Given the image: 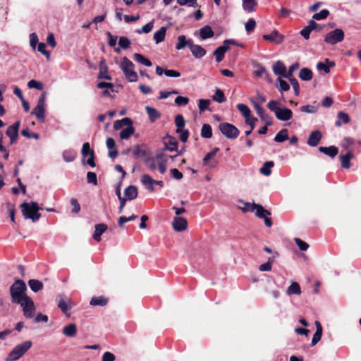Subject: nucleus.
<instances>
[{"mask_svg": "<svg viewBox=\"0 0 361 361\" xmlns=\"http://www.w3.org/2000/svg\"><path fill=\"white\" fill-rule=\"evenodd\" d=\"M27 286L21 279H16L10 287V294L13 303H20L27 295H26Z\"/></svg>", "mask_w": 361, "mask_h": 361, "instance_id": "nucleus-1", "label": "nucleus"}, {"mask_svg": "<svg viewBox=\"0 0 361 361\" xmlns=\"http://www.w3.org/2000/svg\"><path fill=\"white\" fill-rule=\"evenodd\" d=\"M20 208L23 216L25 219H31L33 222L37 221L41 217V214L38 212L42 208L35 202H23L21 204Z\"/></svg>", "mask_w": 361, "mask_h": 361, "instance_id": "nucleus-2", "label": "nucleus"}, {"mask_svg": "<svg viewBox=\"0 0 361 361\" xmlns=\"http://www.w3.org/2000/svg\"><path fill=\"white\" fill-rule=\"evenodd\" d=\"M267 107L275 114L276 118L279 121H287L293 116V112L290 109L281 107V104L276 100L270 101Z\"/></svg>", "mask_w": 361, "mask_h": 361, "instance_id": "nucleus-3", "label": "nucleus"}, {"mask_svg": "<svg viewBox=\"0 0 361 361\" xmlns=\"http://www.w3.org/2000/svg\"><path fill=\"white\" fill-rule=\"evenodd\" d=\"M120 68L129 82H136L138 80L137 74L134 70L135 66L127 57L124 56L121 59Z\"/></svg>", "mask_w": 361, "mask_h": 361, "instance_id": "nucleus-4", "label": "nucleus"}, {"mask_svg": "<svg viewBox=\"0 0 361 361\" xmlns=\"http://www.w3.org/2000/svg\"><path fill=\"white\" fill-rule=\"evenodd\" d=\"M32 343L27 341L17 345L8 354L6 358V361H16L20 359L31 347Z\"/></svg>", "mask_w": 361, "mask_h": 361, "instance_id": "nucleus-5", "label": "nucleus"}, {"mask_svg": "<svg viewBox=\"0 0 361 361\" xmlns=\"http://www.w3.org/2000/svg\"><path fill=\"white\" fill-rule=\"evenodd\" d=\"M344 39V32L339 28H336L329 32L324 37V42L329 44H336Z\"/></svg>", "mask_w": 361, "mask_h": 361, "instance_id": "nucleus-6", "label": "nucleus"}, {"mask_svg": "<svg viewBox=\"0 0 361 361\" xmlns=\"http://www.w3.org/2000/svg\"><path fill=\"white\" fill-rule=\"evenodd\" d=\"M18 304L20 305L23 307V314L25 317L32 318L34 316L35 307L31 298L27 296L20 303Z\"/></svg>", "mask_w": 361, "mask_h": 361, "instance_id": "nucleus-7", "label": "nucleus"}, {"mask_svg": "<svg viewBox=\"0 0 361 361\" xmlns=\"http://www.w3.org/2000/svg\"><path fill=\"white\" fill-rule=\"evenodd\" d=\"M229 44H236L237 46L242 47L241 44H237L233 39H226L224 42L222 46L219 47L214 52V55L217 62L223 60L226 51L229 49Z\"/></svg>", "mask_w": 361, "mask_h": 361, "instance_id": "nucleus-8", "label": "nucleus"}, {"mask_svg": "<svg viewBox=\"0 0 361 361\" xmlns=\"http://www.w3.org/2000/svg\"><path fill=\"white\" fill-rule=\"evenodd\" d=\"M246 207L247 208L245 209V211H250L252 212L255 211V215L259 219H262L265 217V216L271 215V212L265 209L261 204L256 203H252L251 204L250 203H247Z\"/></svg>", "mask_w": 361, "mask_h": 361, "instance_id": "nucleus-9", "label": "nucleus"}, {"mask_svg": "<svg viewBox=\"0 0 361 361\" xmlns=\"http://www.w3.org/2000/svg\"><path fill=\"white\" fill-rule=\"evenodd\" d=\"M219 129L223 135H238L240 133L235 126L228 123H220Z\"/></svg>", "mask_w": 361, "mask_h": 361, "instance_id": "nucleus-10", "label": "nucleus"}, {"mask_svg": "<svg viewBox=\"0 0 361 361\" xmlns=\"http://www.w3.org/2000/svg\"><path fill=\"white\" fill-rule=\"evenodd\" d=\"M238 110L241 113V114L245 118V121L246 123H252V122H257V118L252 116L251 115V111L250 108L244 104H238L236 106Z\"/></svg>", "mask_w": 361, "mask_h": 361, "instance_id": "nucleus-11", "label": "nucleus"}, {"mask_svg": "<svg viewBox=\"0 0 361 361\" xmlns=\"http://www.w3.org/2000/svg\"><path fill=\"white\" fill-rule=\"evenodd\" d=\"M262 38L266 41L279 44L283 42L284 36L280 34L277 30H274L269 35H264Z\"/></svg>", "mask_w": 361, "mask_h": 361, "instance_id": "nucleus-12", "label": "nucleus"}, {"mask_svg": "<svg viewBox=\"0 0 361 361\" xmlns=\"http://www.w3.org/2000/svg\"><path fill=\"white\" fill-rule=\"evenodd\" d=\"M172 226L176 231L181 232L187 228L188 221L185 218L176 216L173 218Z\"/></svg>", "mask_w": 361, "mask_h": 361, "instance_id": "nucleus-13", "label": "nucleus"}, {"mask_svg": "<svg viewBox=\"0 0 361 361\" xmlns=\"http://www.w3.org/2000/svg\"><path fill=\"white\" fill-rule=\"evenodd\" d=\"M273 72L280 78H286V66L281 61H277L272 67Z\"/></svg>", "mask_w": 361, "mask_h": 361, "instance_id": "nucleus-14", "label": "nucleus"}, {"mask_svg": "<svg viewBox=\"0 0 361 361\" xmlns=\"http://www.w3.org/2000/svg\"><path fill=\"white\" fill-rule=\"evenodd\" d=\"M319 152L334 159L338 154V148L336 146L331 145L329 147H319L318 148Z\"/></svg>", "mask_w": 361, "mask_h": 361, "instance_id": "nucleus-15", "label": "nucleus"}, {"mask_svg": "<svg viewBox=\"0 0 361 361\" xmlns=\"http://www.w3.org/2000/svg\"><path fill=\"white\" fill-rule=\"evenodd\" d=\"M354 157V154L351 152H348L345 154L339 155V160L341 161V167L345 169L350 168V159Z\"/></svg>", "mask_w": 361, "mask_h": 361, "instance_id": "nucleus-16", "label": "nucleus"}, {"mask_svg": "<svg viewBox=\"0 0 361 361\" xmlns=\"http://www.w3.org/2000/svg\"><path fill=\"white\" fill-rule=\"evenodd\" d=\"M106 143L109 149V157L111 159H115L116 157H117L118 153L116 149V142L114 140L109 137L107 138Z\"/></svg>", "mask_w": 361, "mask_h": 361, "instance_id": "nucleus-17", "label": "nucleus"}, {"mask_svg": "<svg viewBox=\"0 0 361 361\" xmlns=\"http://www.w3.org/2000/svg\"><path fill=\"white\" fill-rule=\"evenodd\" d=\"M109 298L104 297L103 295L94 296L90 301V305L92 306L105 307L109 303Z\"/></svg>", "mask_w": 361, "mask_h": 361, "instance_id": "nucleus-18", "label": "nucleus"}, {"mask_svg": "<svg viewBox=\"0 0 361 361\" xmlns=\"http://www.w3.org/2000/svg\"><path fill=\"white\" fill-rule=\"evenodd\" d=\"M95 230L92 235V238L99 242L101 240V235L108 229V226L105 224H99L95 225Z\"/></svg>", "mask_w": 361, "mask_h": 361, "instance_id": "nucleus-19", "label": "nucleus"}, {"mask_svg": "<svg viewBox=\"0 0 361 361\" xmlns=\"http://www.w3.org/2000/svg\"><path fill=\"white\" fill-rule=\"evenodd\" d=\"M142 184L150 192L154 191V180L148 174H144L141 177Z\"/></svg>", "mask_w": 361, "mask_h": 361, "instance_id": "nucleus-20", "label": "nucleus"}, {"mask_svg": "<svg viewBox=\"0 0 361 361\" xmlns=\"http://www.w3.org/2000/svg\"><path fill=\"white\" fill-rule=\"evenodd\" d=\"M242 6L245 11L252 13L256 11L257 1L256 0H242Z\"/></svg>", "mask_w": 361, "mask_h": 361, "instance_id": "nucleus-21", "label": "nucleus"}, {"mask_svg": "<svg viewBox=\"0 0 361 361\" xmlns=\"http://www.w3.org/2000/svg\"><path fill=\"white\" fill-rule=\"evenodd\" d=\"M192 44V40L187 39L185 35H179L178 37V42L176 45V49L178 50L183 49L185 47H190Z\"/></svg>", "mask_w": 361, "mask_h": 361, "instance_id": "nucleus-22", "label": "nucleus"}, {"mask_svg": "<svg viewBox=\"0 0 361 361\" xmlns=\"http://www.w3.org/2000/svg\"><path fill=\"white\" fill-rule=\"evenodd\" d=\"M316 332L313 335L311 345L312 346L315 345L320 340L322 336V326L319 321L315 322Z\"/></svg>", "mask_w": 361, "mask_h": 361, "instance_id": "nucleus-23", "label": "nucleus"}, {"mask_svg": "<svg viewBox=\"0 0 361 361\" xmlns=\"http://www.w3.org/2000/svg\"><path fill=\"white\" fill-rule=\"evenodd\" d=\"M190 49L192 55L197 59H200L206 54V51L204 48L200 45L194 44L193 43L190 47Z\"/></svg>", "mask_w": 361, "mask_h": 361, "instance_id": "nucleus-24", "label": "nucleus"}, {"mask_svg": "<svg viewBox=\"0 0 361 361\" xmlns=\"http://www.w3.org/2000/svg\"><path fill=\"white\" fill-rule=\"evenodd\" d=\"M137 188L134 185H129L124 190L125 198L128 200H133L137 197Z\"/></svg>", "mask_w": 361, "mask_h": 361, "instance_id": "nucleus-25", "label": "nucleus"}, {"mask_svg": "<svg viewBox=\"0 0 361 361\" xmlns=\"http://www.w3.org/2000/svg\"><path fill=\"white\" fill-rule=\"evenodd\" d=\"M62 332L67 337H74L77 334V326L73 323L69 324L63 328Z\"/></svg>", "mask_w": 361, "mask_h": 361, "instance_id": "nucleus-26", "label": "nucleus"}, {"mask_svg": "<svg viewBox=\"0 0 361 361\" xmlns=\"http://www.w3.org/2000/svg\"><path fill=\"white\" fill-rule=\"evenodd\" d=\"M145 111L151 122H154L161 117V113L155 108L147 106H145Z\"/></svg>", "mask_w": 361, "mask_h": 361, "instance_id": "nucleus-27", "label": "nucleus"}, {"mask_svg": "<svg viewBox=\"0 0 361 361\" xmlns=\"http://www.w3.org/2000/svg\"><path fill=\"white\" fill-rule=\"evenodd\" d=\"M70 300H66L61 298L58 302V307L62 311L63 314H65L67 317L70 316V314L68 312L71 310Z\"/></svg>", "mask_w": 361, "mask_h": 361, "instance_id": "nucleus-28", "label": "nucleus"}, {"mask_svg": "<svg viewBox=\"0 0 361 361\" xmlns=\"http://www.w3.org/2000/svg\"><path fill=\"white\" fill-rule=\"evenodd\" d=\"M164 138H169L168 141H164L165 149L171 152L176 151L178 148V141L176 137H164Z\"/></svg>", "mask_w": 361, "mask_h": 361, "instance_id": "nucleus-29", "label": "nucleus"}, {"mask_svg": "<svg viewBox=\"0 0 361 361\" xmlns=\"http://www.w3.org/2000/svg\"><path fill=\"white\" fill-rule=\"evenodd\" d=\"M335 66V63L334 61H329L328 59H325V63L319 62L317 65V68L319 71H324L326 73H329L330 68L334 67Z\"/></svg>", "mask_w": 361, "mask_h": 361, "instance_id": "nucleus-30", "label": "nucleus"}, {"mask_svg": "<svg viewBox=\"0 0 361 361\" xmlns=\"http://www.w3.org/2000/svg\"><path fill=\"white\" fill-rule=\"evenodd\" d=\"M214 35V32L210 26L206 25L200 30V36L202 39L212 37Z\"/></svg>", "mask_w": 361, "mask_h": 361, "instance_id": "nucleus-31", "label": "nucleus"}, {"mask_svg": "<svg viewBox=\"0 0 361 361\" xmlns=\"http://www.w3.org/2000/svg\"><path fill=\"white\" fill-rule=\"evenodd\" d=\"M166 32V27H161L158 31L154 33V39L157 44L164 40Z\"/></svg>", "mask_w": 361, "mask_h": 361, "instance_id": "nucleus-32", "label": "nucleus"}, {"mask_svg": "<svg viewBox=\"0 0 361 361\" xmlns=\"http://www.w3.org/2000/svg\"><path fill=\"white\" fill-rule=\"evenodd\" d=\"M133 59L140 63V64H142V65H145L147 67H149L152 65V62L147 59L146 58L145 56H144L143 55L140 54H133Z\"/></svg>", "mask_w": 361, "mask_h": 361, "instance_id": "nucleus-33", "label": "nucleus"}, {"mask_svg": "<svg viewBox=\"0 0 361 361\" xmlns=\"http://www.w3.org/2000/svg\"><path fill=\"white\" fill-rule=\"evenodd\" d=\"M299 77L302 80L309 81L312 78V72L308 68H302L300 71Z\"/></svg>", "mask_w": 361, "mask_h": 361, "instance_id": "nucleus-34", "label": "nucleus"}, {"mask_svg": "<svg viewBox=\"0 0 361 361\" xmlns=\"http://www.w3.org/2000/svg\"><path fill=\"white\" fill-rule=\"evenodd\" d=\"M28 285L31 290L35 293L38 292L39 290H42L43 288V283L36 279H30L28 281Z\"/></svg>", "mask_w": 361, "mask_h": 361, "instance_id": "nucleus-35", "label": "nucleus"}, {"mask_svg": "<svg viewBox=\"0 0 361 361\" xmlns=\"http://www.w3.org/2000/svg\"><path fill=\"white\" fill-rule=\"evenodd\" d=\"M301 293L300 286L297 282H292L290 286L287 289V294L291 295H300Z\"/></svg>", "mask_w": 361, "mask_h": 361, "instance_id": "nucleus-36", "label": "nucleus"}, {"mask_svg": "<svg viewBox=\"0 0 361 361\" xmlns=\"http://www.w3.org/2000/svg\"><path fill=\"white\" fill-rule=\"evenodd\" d=\"M133 121L130 118H124L114 122V128L115 130H120L125 127L126 124H132Z\"/></svg>", "mask_w": 361, "mask_h": 361, "instance_id": "nucleus-37", "label": "nucleus"}, {"mask_svg": "<svg viewBox=\"0 0 361 361\" xmlns=\"http://www.w3.org/2000/svg\"><path fill=\"white\" fill-rule=\"evenodd\" d=\"M20 124V122L18 121L13 125L8 126L6 132V135H18Z\"/></svg>", "mask_w": 361, "mask_h": 361, "instance_id": "nucleus-38", "label": "nucleus"}, {"mask_svg": "<svg viewBox=\"0 0 361 361\" xmlns=\"http://www.w3.org/2000/svg\"><path fill=\"white\" fill-rule=\"evenodd\" d=\"M349 121H350L349 116L343 111H340V112H338V116H337V121H336V126H341L342 123H348Z\"/></svg>", "mask_w": 361, "mask_h": 361, "instance_id": "nucleus-39", "label": "nucleus"}, {"mask_svg": "<svg viewBox=\"0 0 361 361\" xmlns=\"http://www.w3.org/2000/svg\"><path fill=\"white\" fill-rule=\"evenodd\" d=\"M274 165V161H266L263 166L260 169V173L264 176H269L271 173V168Z\"/></svg>", "mask_w": 361, "mask_h": 361, "instance_id": "nucleus-40", "label": "nucleus"}, {"mask_svg": "<svg viewBox=\"0 0 361 361\" xmlns=\"http://www.w3.org/2000/svg\"><path fill=\"white\" fill-rule=\"evenodd\" d=\"M32 114L35 115V116L39 120H44L45 109L44 106L37 105L32 110Z\"/></svg>", "mask_w": 361, "mask_h": 361, "instance_id": "nucleus-41", "label": "nucleus"}, {"mask_svg": "<svg viewBox=\"0 0 361 361\" xmlns=\"http://www.w3.org/2000/svg\"><path fill=\"white\" fill-rule=\"evenodd\" d=\"M212 99L219 103H223L226 100L224 92L219 88L216 89L215 94L212 97Z\"/></svg>", "mask_w": 361, "mask_h": 361, "instance_id": "nucleus-42", "label": "nucleus"}, {"mask_svg": "<svg viewBox=\"0 0 361 361\" xmlns=\"http://www.w3.org/2000/svg\"><path fill=\"white\" fill-rule=\"evenodd\" d=\"M175 123L177 126L176 133H180L181 128L185 126V120L182 115L179 114L175 117Z\"/></svg>", "mask_w": 361, "mask_h": 361, "instance_id": "nucleus-43", "label": "nucleus"}, {"mask_svg": "<svg viewBox=\"0 0 361 361\" xmlns=\"http://www.w3.org/2000/svg\"><path fill=\"white\" fill-rule=\"evenodd\" d=\"M299 67H300V64L298 62L292 64L289 67L288 70V71L286 70V78L288 80L295 79V78H293V73L295 71H297L299 68Z\"/></svg>", "mask_w": 361, "mask_h": 361, "instance_id": "nucleus-44", "label": "nucleus"}, {"mask_svg": "<svg viewBox=\"0 0 361 361\" xmlns=\"http://www.w3.org/2000/svg\"><path fill=\"white\" fill-rule=\"evenodd\" d=\"M274 140L277 142H283L286 140H289L290 145H295L298 142V137H274Z\"/></svg>", "mask_w": 361, "mask_h": 361, "instance_id": "nucleus-45", "label": "nucleus"}, {"mask_svg": "<svg viewBox=\"0 0 361 361\" xmlns=\"http://www.w3.org/2000/svg\"><path fill=\"white\" fill-rule=\"evenodd\" d=\"M157 160V163L167 164L168 158L164 150H159L157 152L156 157H154Z\"/></svg>", "mask_w": 361, "mask_h": 361, "instance_id": "nucleus-46", "label": "nucleus"}, {"mask_svg": "<svg viewBox=\"0 0 361 361\" xmlns=\"http://www.w3.org/2000/svg\"><path fill=\"white\" fill-rule=\"evenodd\" d=\"M219 150V149L218 147H215L210 152L207 153L203 159V164L208 165L209 161L216 156Z\"/></svg>", "mask_w": 361, "mask_h": 361, "instance_id": "nucleus-47", "label": "nucleus"}, {"mask_svg": "<svg viewBox=\"0 0 361 361\" xmlns=\"http://www.w3.org/2000/svg\"><path fill=\"white\" fill-rule=\"evenodd\" d=\"M145 164L151 171H154L157 169L156 159L153 157H149L145 159Z\"/></svg>", "mask_w": 361, "mask_h": 361, "instance_id": "nucleus-48", "label": "nucleus"}, {"mask_svg": "<svg viewBox=\"0 0 361 361\" xmlns=\"http://www.w3.org/2000/svg\"><path fill=\"white\" fill-rule=\"evenodd\" d=\"M329 15V11L327 9H323L319 13H314L312 16L314 20H321L326 19Z\"/></svg>", "mask_w": 361, "mask_h": 361, "instance_id": "nucleus-49", "label": "nucleus"}, {"mask_svg": "<svg viewBox=\"0 0 361 361\" xmlns=\"http://www.w3.org/2000/svg\"><path fill=\"white\" fill-rule=\"evenodd\" d=\"M108 67L104 66L99 69L98 78L100 79H106L108 80H111V77L108 74Z\"/></svg>", "mask_w": 361, "mask_h": 361, "instance_id": "nucleus-50", "label": "nucleus"}, {"mask_svg": "<svg viewBox=\"0 0 361 361\" xmlns=\"http://www.w3.org/2000/svg\"><path fill=\"white\" fill-rule=\"evenodd\" d=\"M92 153H94V151L90 148L89 142H85L82 147V157L84 158L87 157V156L91 155Z\"/></svg>", "mask_w": 361, "mask_h": 361, "instance_id": "nucleus-51", "label": "nucleus"}, {"mask_svg": "<svg viewBox=\"0 0 361 361\" xmlns=\"http://www.w3.org/2000/svg\"><path fill=\"white\" fill-rule=\"evenodd\" d=\"M177 3L180 6H188L190 7L198 6L197 0H177Z\"/></svg>", "mask_w": 361, "mask_h": 361, "instance_id": "nucleus-52", "label": "nucleus"}, {"mask_svg": "<svg viewBox=\"0 0 361 361\" xmlns=\"http://www.w3.org/2000/svg\"><path fill=\"white\" fill-rule=\"evenodd\" d=\"M209 104L210 101L209 99H200L198 102V108L200 109V113L204 111L207 109H208Z\"/></svg>", "mask_w": 361, "mask_h": 361, "instance_id": "nucleus-53", "label": "nucleus"}, {"mask_svg": "<svg viewBox=\"0 0 361 361\" xmlns=\"http://www.w3.org/2000/svg\"><path fill=\"white\" fill-rule=\"evenodd\" d=\"M126 128L122 130L119 135H131L134 133L135 129L132 124H126Z\"/></svg>", "mask_w": 361, "mask_h": 361, "instance_id": "nucleus-54", "label": "nucleus"}, {"mask_svg": "<svg viewBox=\"0 0 361 361\" xmlns=\"http://www.w3.org/2000/svg\"><path fill=\"white\" fill-rule=\"evenodd\" d=\"M87 181L88 183L93 184L94 185H97V174L94 172L89 171L87 173Z\"/></svg>", "mask_w": 361, "mask_h": 361, "instance_id": "nucleus-55", "label": "nucleus"}, {"mask_svg": "<svg viewBox=\"0 0 361 361\" xmlns=\"http://www.w3.org/2000/svg\"><path fill=\"white\" fill-rule=\"evenodd\" d=\"M27 87L29 88H35L39 90H42L43 89V85L41 82L31 80L27 82Z\"/></svg>", "mask_w": 361, "mask_h": 361, "instance_id": "nucleus-56", "label": "nucleus"}, {"mask_svg": "<svg viewBox=\"0 0 361 361\" xmlns=\"http://www.w3.org/2000/svg\"><path fill=\"white\" fill-rule=\"evenodd\" d=\"M256 27V21L253 18H250L245 23V28L247 32H251Z\"/></svg>", "mask_w": 361, "mask_h": 361, "instance_id": "nucleus-57", "label": "nucleus"}, {"mask_svg": "<svg viewBox=\"0 0 361 361\" xmlns=\"http://www.w3.org/2000/svg\"><path fill=\"white\" fill-rule=\"evenodd\" d=\"M294 241L296 243V245L298 246L300 250L302 251H306L309 247V245L306 242L302 240L301 239H300L298 238H295L294 239Z\"/></svg>", "mask_w": 361, "mask_h": 361, "instance_id": "nucleus-58", "label": "nucleus"}, {"mask_svg": "<svg viewBox=\"0 0 361 361\" xmlns=\"http://www.w3.org/2000/svg\"><path fill=\"white\" fill-rule=\"evenodd\" d=\"M133 153L135 157H145L147 154L146 151L140 145L134 147Z\"/></svg>", "mask_w": 361, "mask_h": 361, "instance_id": "nucleus-59", "label": "nucleus"}, {"mask_svg": "<svg viewBox=\"0 0 361 361\" xmlns=\"http://www.w3.org/2000/svg\"><path fill=\"white\" fill-rule=\"evenodd\" d=\"M118 44L123 49H128L130 45V41L126 37H121L118 40Z\"/></svg>", "mask_w": 361, "mask_h": 361, "instance_id": "nucleus-60", "label": "nucleus"}, {"mask_svg": "<svg viewBox=\"0 0 361 361\" xmlns=\"http://www.w3.org/2000/svg\"><path fill=\"white\" fill-rule=\"evenodd\" d=\"M189 102V98L187 97H183V96H178L175 99V103L178 106H185Z\"/></svg>", "mask_w": 361, "mask_h": 361, "instance_id": "nucleus-61", "label": "nucleus"}, {"mask_svg": "<svg viewBox=\"0 0 361 361\" xmlns=\"http://www.w3.org/2000/svg\"><path fill=\"white\" fill-rule=\"evenodd\" d=\"M37 50L40 53H42L43 55L46 56L47 59H49L50 58V53L49 51L46 50V44L44 43L40 42L38 44L37 46Z\"/></svg>", "mask_w": 361, "mask_h": 361, "instance_id": "nucleus-62", "label": "nucleus"}, {"mask_svg": "<svg viewBox=\"0 0 361 361\" xmlns=\"http://www.w3.org/2000/svg\"><path fill=\"white\" fill-rule=\"evenodd\" d=\"M70 202L71 204L73 206V209L71 210L72 213L78 214L80 211V205L78 203V200L75 198H72Z\"/></svg>", "mask_w": 361, "mask_h": 361, "instance_id": "nucleus-63", "label": "nucleus"}, {"mask_svg": "<svg viewBox=\"0 0 361 361\" xmlns=\"http://www.w3.org/2000/svg\"><path fill=\"white\" fill-rule=\"evenodd\" d=\"M116 360L115 355L110 352H105L103 355L102 360V361H114Z\"/></svg>", "mask_w": 361, "mask_h": 361, "instance_id": "nucleus-64", "label": "nucleus"}]
</instances>
